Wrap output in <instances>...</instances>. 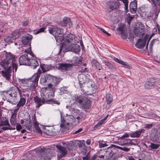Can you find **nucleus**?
<instances>
[{"label":"nucleus","instance_id":"nucleus-7","mask_svg":"<svg viewBox=\"0 0 160 160\" xmlns=\"http://www.w3.org/2000/svg\"><path fill=\"white\" fill-rule=\"evenodd\" d=\"M93 83L91 81L84 83V86H81V90L84 94H88V92L92 91L94 86Z\"/></svg>","mask_w":160,"mask_h":160},{"label":"nucleus","instance_id":"nucleus-3","mask_svg":"<svg viewBox=\"0 0 160 160\" xmlns=\"http://www.w3.org/2000/svg\"><path fill=\"white\" fill-rule=\"evenodd\" d=\"M42 72L39 69L37 72L35 73L31 78L27 79H22L21 81L22 85L27 87V89L32 91L38 85V82Z\"/></svg>","mask_w":160,"mask_h":160},{"label":"nucleus","instance_id":"nucleus-19","mask_svg":"<svg viewBox=\"0 0 160 160\" xmlns=\"http://www.w3.org/2000/svg\"><path fill=\"white\" fill-rule=\"evenodd\" d=\"M0 128L4 130L10 129V126L7 120L0 122Z\"/></svg>","mask_w":160,"mask_h":160},{"label":"nucleus","instance_id":"nucleus-20","mask_svg":"<svg viewBox=\"0 0 160 160\" xmlns=\"http://www.w3.org/2000/svg\"><path fill=\"white\" fill-rule=\"evenodd\" d=\"M158 132L157 129L153 128L152 130L151 137L153 141H156L158 138Z\"/></svg>","mask_w":160,"mask_h":160},{"label":"nucleus","instance_id":"nucleus-10","mask_svg":"<svg viewBox=\"0 0 160 160\" xmlns=\"http://www.w3.org/2000/svg\"><path fill=\"white\" fill-rule=\"evenodd\" d=\"M20 30L19 29L16 30L12 33V36L9 37L5 39L6 42H11L13 40L19 37L20 34Z\"/></svg>","mask_w":160,"mask_h":160},{"label":"nucleus","instance_id":"nucleus-16","mask_svg":"<svg viewBox=\"0 0 160 160\" xmlns=\"http://www.w3.org/2000/svg\"><path fill=\"white\" fill-rule=\"evenodd\" d=\"M107 4L108 7L112 10L117 8L119 5V3L118 2L114 1H108Z\"/></svg>","mask_w":160,"mask_h":160},{"label":"nucleus","instance_id":"nucleus-4","mask_svg":"<svg viewBox=\"0 0 160 160\" xmlns=\"http://www.w3.org/2000/svg\"><path fill=\"white\" fill-rule=\"evenodd\" d=\"M145 27L141 22H138L134 27L133 32L134 35L138 37H142L144 34Z\"/></svg>","mask_w":160,"mask_h":160},{"label":"nucleus","instance_id":"nucleus-15","mask_svg":"<svg viewBox=\"0 0 160 160\" xmlns=\"http://www.w3.org/2000/svg\"><path fill=\"white\" fill-rule=\"evenodd\" d=\"M147 41V38L144 37L143 39H139L136 44L135 46L138 48H142L145 46Z\"/></svg>","mask_w":160,"mask_h":160},{"label":"nucleus","instance_id":"nucleus-64","mask_svg":"<svg viewBox=\"0 0 160 160\" xmlns=\"http://www.w3.org/2000/svg\"><path fill=\"white\" fill-rule=\"evenodd\" d=\"M121 145L122 146H123L124 145L129 146V143H128V142L124 143H122V144H121Z\"/></svg>","mask_w":160,"mask_h":160},{"label":"nucleus","instance_id":"nucleus-9","mask_svg":"<svg viewBox=\"0 0 160 160\" xmlns=\"http://www.w3.org/2000/svg\"><path fill=\"white\" fill-rule=\"evenodd\" d=\"M76 43H75L73 44H72V45L69 44L68 46H65V48L67 51H71L75 53H77L80 51V48L79 46Z\"/></svg>","mask_w":160,"mask_h":160},{"label":"nucleus","instance_id":"nucleus-52","mask_svg":"<svg viewBox=\"0 0 160 160\" xmlns=\"http://www.w3.org/2000/svg\"><path fill=\"white\" fill-rule=\"evenodd\" d=\"M45 29V28H41L39 30L37 31H36V34H38L40 32H43L44 31V30Z\"/></svg>","mask_w":160,"mask_h":160},{"label":"nucleus","instance_id":"nucleus-14","mask_svg":"<svg viewBox=\"0 0 160 160\" xmlns=\"http://www.w3.org/2000/svg\"><path fill=\"white\" fill-rule=\"evenodd\" d=\"M33 100L35 103L37 108H38L44 104L45 102H46L41 98L37 96L34 97Z\"/></svg>","mask_w":160,"mask_h":160},{"label":"nucleus","instance_id":"nucleus-27","mask_svg":"<svg viewBox=\"0 0 160 160\" xmlns=\"http://www.w3.org/2000/svg\"><path fill=\"white\" fill-rule=\"evenodd\" d=\"M46 93V89L42 90L41 93V98L46 101V102H48V101L50 100L46 96L45 94Z\"/></svg>","mask_w":160,"mask_h":160},{"label":"nucleus","instance_id":"nucleus-62","mask_svg":"<svg viewBox=\"0 0 160 160\" xmlns=\"http://www.w3.org/2000/svg\"><path fill=\"white\" fill-rule=\"evenodd\" d=\"M25 51L27 52H28V53H29L31 55V56H33V54L32 52H30V49H28V51H26V50H25Z\"/></svg>","mask_w":160,"mask_h":160},{"label":"nucleus","instance_id":"nucleus-1","mask_svg":"<svg viewBox=\"0 0 160 160\" xmlns=\"http://www.w3.org/2000/svg\"><path fill=\"white\" fill-rule=\"evenodd\" d=\"M48 31L54 37L57 42H59L64 40V44L62 45V47L65 48V46H68L69 44L72 45L75 43L78 42L76 39V37L73 34L65 33L63 38V32L60 28L50 26L48 28Z\"/></svg>","mask_w":160,"mask_h":160},{"label":"nucleus","instance_id":"nucleus-45","mask_svg":"<svg viewBox=\"0 0 160 160\" xmlns=\"http://www.w3.org/2000/svg\"><path fill=\"white\" fill-rule=\"evenodd\" d=\"M159 12V11L158 10L156 11H154V13H153V16H154V21H156V19L157 18Z\"/></svg>","mask_w":160,"mask_h":160},{"label":"nucleus","instance_id":"nucleus-34","mask_svg":"<svg viewBox=\"0 0 160 160\" xmlns=\"http://www.w3.org/2000/svg\"><path fill=\"white\" fill-rule=\"evenodd\" d=\"M34 127L36 131L40 134H42V130L40 129L38 122L36 121H34Z\"/></svg>","mask_w":160,"mask_h":160},{"label":"nucleus","instance_id":"nucleus-29","mask_svg":"<svg viewBox=\"0 0 160 160\" xmlns=\"http://www.w3.org/2000/svg\"><path fill=\"white\" fill-rule=\"evenodd\" d=\"M63 22L64 25L67 26L68 25L69 27H70L72 25L70 18H68L64 17L63 19Z\"/></svg>","mask_w":160,"mask_h":160},{"label":"nucleus","instance_id":"nucleus-35","mask_svg":"<svg viewBox=\"0 0 160 160\" xmlns=\"http://www.w3.org/2000/svg\"><path fill=\"white\" fill-rule=\"evenodd\" d=\"M54 95V93L52 92H49L48 93V96L47 97L50 100L48 101V102H51L52 103H56V101H54L52 99V97Z\"/></svg>","mask_w":160,"mask_h":160},{"label":"nucleus","instance_id":"nucleus-50","mask_svg":"<svg viewBox=\"0 0 160 160\" xmlns=\"http://www.w3.org/2000/svg\"><path fill=\"white\" fill-rule=\"evenodd\" d=\"M29 23V20H27L22 22V25L23 26H27L28 24Z\"/></svg>","mask_w":160,"mask_h":160},{"label":"nucleus","instance_id":"nucleus-58","mask_svg":"<svg viewBox=\"0 0 160 160\" xmlns=\"http://www.w3.org/2000/svg\"><path fill=\"white\" fill-rule=\"evenodd\" d=\"M82 130V128H80L78 130L76 131L75 132H74V134H76L78 133H79V132H80Z\"/></svg>","mask_w":160,"mask_h":160},{"label":"nucleus","instance_id":"nucleus-21","mask_svg":"<svg viewBox=\"0 0 160 160\" xmlns=\"http://www.w3.org/2000/svg\"><path fill=\"white\" fill-rule=\"evenodd\" d=\"M32 36L30 34H27L22 37L21 41L22 43L24 44H26L32 38Z\"/></svg>","mask_w":160,"mask_h":160},{"label":"nucleus","instance_id":"nucleus-5","mask_svg":"<svg viewBox=\"0 0 160 160\" xmlns=\"http://www.w3.org/2000/svg\"><path fill=\"white\" fill-rule=\"evenodd\" d=\"M76 100L81 104V108L82 109L87 110L90 107V101L87 98L80 96L77 97Z\"/></svg>","mask_w":160,"mask_h":160},{"label":"nucleus","instance_id":"nucleus-8","mask_svg":"<svg viewBox=\"0 0 160 160\" xmlns=\"http://www.w3.org/2000/svg\"><path fill=\"white\" fill-rule=\"evenodd\" d=\"M56 147L58 150V158L60 159L64 157L67 153V150L66 148L59 145H57Z\"/></svg>","mask_w":160,"mask_h":160},{"label":"nucleus","instance_id":"nucleus-41","mask_svg":"<svg viewBox=\"0 0 160 160\" xmlns=\"http://www.w3.org/2000/svg\"><path fill=\"white\" fill-rule=\"evenodd\" d=\"M158 41L157 39H154L151 42L150 44L149 48L150 49L152 50V47L155 43Z\"/></svg>","mask_w":160,"mask_h":160},{"label":"nucleus","instance_id":"nucleus-59","mask_svg":"<svg viewBox=\"0 0 160 160\" xmlns=\"http://www.w3.org/2000/svg\"><path fill=\"white\" fill-rule=\"evenodd\" d=\"M129 134H128L127 133H125L123 135L122 137H121V138H128L129 137Z\"/></svg>","mask_w":160,"mask_h":160},{"label":"nucleus","instance_id":"nucleus-44","mask_svg":"<svg viewBox=\"0 0 160 160\" xmlns=\"http://www.w3.org/2000/svg\"><path fill=\"white\" fill-rule=\"evenodd\" d=\"M98 143L99 144V148H102L107 146H108V145L106 143H103L100 141H99L98 142Z\"/></svg>","mask_w":160,"mask_h":160},{"label":"nucleus","instance_id":"nucleus-23","mask_svg":"<svg viewBox=\"0 0 160 160\" xmlns=\"http://www.w3.org/2000/svg\"><path fill=\"white\" fill-rule=\"evenodd\" d=\"M137 2L136 1L131 2L129 5V8L132 12L134 13L137 9Z\"/></svg>","mask_w":160,"mask_h":160},{"label":"nucleus","instance_id":"nucleus-13","mask_svg":"<svg viewBox=\"0 0 160 160\" xmlns=\"http://www.w3.org/2000/svg\"><path fill=\"white\" fill-rule=\"evenodd\" d=\"M157 81L154 78H149L148 81L144 84V87L146 89H150L152 88L155 85V84Z\"/></svg>","mask_w":160,"mask_h":160},{"label":"nucleus","instance_id":"nucleus-38","mask_svg":"<svg viewBox=\"0 0 160 160\" xmlns=\"http://www.w3.org/2000/svg\"><path fill=\"white\" fill-rule=\"evenodd\" d=\"M10 122L11 124L12 125H14L16 124V117H14V113H13V114L12 115L10 119Z\"/></svg>","mask_w":160,"mask_h":160},{"label":"nucleus","instance_id":"nucleus-12","mask_svg":"<svg viewBox=\"0 0 160 160\" xmlns=\"http://www.w3.org/2000/svg\"><path fill=\"white\" fill-rule=\"evenodd\" d=\"M30 59L28 58V54H25L22 55L19 58V61L20 65H27Z\"/></svg>","mask_w":160,"mask_h":160},{"label":"nucleus","instance_id":"nucleus-26","mask_svg":"<svg viewBox=\"0 0 160 160\" xmlns=\"http://www.w3.org/2000/svg\"><path fill=\"white\" fill-rule=\"evenodd\" d=\"M53 79L55 78H52V77L48 76L47 77H42L40 78V81L41 83H45L46 82H50L51 83V82L50 81V80H51V79L53 80Z\"/></svg>","mask_w":160,"mask_h":160},{"label":"nucleus","instance_id":"nucleus-24","mask_svg":"<svg viewBox=\"0 0 160 160\" xmlns=\"http://www.w3.org/2000/svg\"><path fill=\"white\" fill-rule=\"evenodd\" d=\"M28 65L31 66L33 68H35L39 65L38 61L35 59H30Z\"/></svg>","mask_w":160,"mask_h":160},{"label":"nucleus","instance_id":"nucleus-60","mask_svg":"<svg viewBox=\"0 0 160 160\" xmlns=\"http://www.w3.org/2000/svg\"><path fill=\"white\" fill-rule=\"evenodd\" d=\"M104 122L102 120H100L97 124L96 125L97 126H99L101 125H102V124Z\"/></svg>","mask_w":160,"mask_h":160},{"label":"nucleus","instance_id":"nucleus-48","mask_svg":"<svg viewBox=\"0 0 160 160\" xmlns=\"http://www.w3.org/2000/svg\"><path fill=\"white\" fill-rule=\"evenodd\" d=\"M52 83H50L49 84H48V88H46V90H47L48 89V88L49 89H50V90L51 91H53L54 88L53 87Z\"/></svg>","mask_w":160,"mask_h":160},{"label":"nucleus","instance_id":"nucleus-31","mask_svg":"<svg viewBox=\"0 0 160 160\" xmlns=\"http://www.w3.org/2000/svg\"><path fill=\"white\" fill-rule=\"evenodd\" d=\"M112 95L109 94H106V101L108 104L111 103L112 101Z\"/></svg>","mask_w":160,"mask_h":160},{"label":"nucleus","instance_id":"nucleus-43","mask_svg":"<svg viewBox=\"0 0 160 160\" xmlns=\"http://www.w3.org/2000/svg\"><path fill=\"white\" fill-rule=\"evenodd\" d=\"M105 65L108 67L109 69H112L113 68V66L110 63L108 62L105 61H104Z\"/></svg>","mask_w":160,"mask_h":160},{"label":"nucleus","instance_id":"nucleus-2","mask_svg":"<svg viewBox=\"0 0 160 160\" xmlns=\"http://www.w3.org/2000/svg\"><path fill=\"white\" fill-rule=\"evenodd\" d=\"M2 54L5 55L6 57L0 63L1 66L4 69L2 71V76L7 80H9L11 76V68L12 67L13 69H15L16 72L17 68V63L14 56L11 53L4 51L2 52Z\"/></svg>","mask_w":160,"mask_h":160},{"label":"nucleus","instance_id":"nucleus-22","mask_svg":"<svg viewBox=\"0 0 160 160\" xmlns=\"http://www.w3.org/2000/svg\"><path fill=\"white\" fill-rule=\"evenodd\" d=\"M78 79L80 85H82L83 83L84 84L87 83L86 82L87 80L86 76L83 74H79L78 77Z\"/></svg>","mask_w":160,"mask_h":160},{"label":"nucleus","instance_id":"nucleus-56","mask_svg":"<svg viewBox=\"0 0 160 160\" xmlns=\"http://www.w3.org/2000/svg\"><path fill=\"white\" fill-rule=\"evenodd\" d=\"M112 146H114V147H115V148H118V149H121L122 150V147H119V146H116V145H113V144H112L111 146L110 147L111 148V150H112Z\"/></svg>","mask_w":160,"mask_h":160},{"label":"nucleus","instance_id":"nucleus-32","mask_svg":"<svg viewBox=\"0 0 160 160\" xmlns=\"http://www.w3.org/2000/svg\"><path fill=\"white\" fill-rule=\"evenodd\" d=\"M59 130V128H58L56 130H55V129L53 128L51 130H50L49 131L51 132H49V133H47V134L50 135H55L58 133Z\"/></svg>","mask_w":160,"mask_h":160},{"label":"nucleus","instance_id":"nucleus-57","mask_svg":"<svg viewBox=\"0 0 160 160\" xmlns=\"http://www.w3.org/2000/svg\"><path fill=\"white\" fill-rule=\"evenodd\" d=\"M112 146H114V147H115V148H118V149H121L122 150V147H119V146H116V145H113V144H112L111 146L110 147L111 148V150H112Z\"/></svg>","mask_w":160,"mask_h":160},{"label":"nucleus","instance_id":"nucleus-18","mask_svg":"<svg viewBox=\"0 0 160 160\" xmlns=\"http://www.w3.org/2000/svg\"><path fill=\"white\" fill-rule=\"evenodd\" d=\"M11 89V92L9 94V96L11 97L16 98L20 90L18 87H12Z\"/></svg>","mask_w":160,"mask_h":160},{"label":"nucleus","instance_id":"nucleus-53","mask_svg":"<svg viewBox=\"0 0 160 160\" xmlns=\"http://www.w3.org/2000/svg\"><path fill=\"white\" fill-rule=\"evenodd\" d=\"M133 16H129L127 18V20L128 21V23L129 24L133 18Z\"/></svg>","mask_w":160,"mask_h":160},{"label":"nucleus","instance_id":"nucleus-17","mask_svg":"<svg viewBox=\"0 0 160 160\" xmlns=\"http://www.w3.org/2000/svg\"><path fill=\"white\" fill-rule=\"evenodd\" d=\"M145 130L143 128H141L138 130H137L132 133H130L129 136L132 138H139L141 135V133H144Z\"/></svg>","mask_w":160,"mask_h":160},{"label":"nucleus","instance_id":"nucleus-42","mask_svg":"<svg viewBox=\"0 0 160 160\" xmlns=\"http://www.w3.org/2000/svg\"><path fill=\"white\" fill-rule=\"evenodd\" d=\"M155 6H158L160 8V0H151Z\"/></svg>","mask_w":160,"mask_h":160},{"label":"nucleus","instance_id":"nucleus-63","mask_svg":"<svg viewBox=\"0 0 160 160\" xmlns=\"http://www.w3.org/2000/svg\"><path fill=\"white\" fill-rule=\"evenodd\" d=\"M86 143L88 145H89L91 143V140L90 139H88L86 141Z\"/></svg>","mask_w":160,"mask_h":160},{"label":"nucleus","instance_id":"nucleus-49","mask_svg":"<svg viewBox=\"0 0 160 160\" xmlns=\"http://www.w3.org/2000/svg\"><path fill=\"white\" fill-rule=\"evenodd\" d=\"M52 78H55V79H54L53 80L51 79V80H50V81L51 82V81H52V82H54V80H56V83H59V82L60 81L61 79L60 78H55V77H52Z\"/></svg>","mask_w":160,"mask_h":160},{"label":"nucleus","instance_id":"nucleus-51","mask_svg":"<svg viewBox=\"0 0 160 160\" xmlns=\"http://www.w3.org/2000/svg\"><path fill=\"white\" fill-rule=\"evenodd\" d=\"M73 59L75 60V64H77V63H78L79 62H80L79 59L77 57H74Z\"/></svg>","mask_w":160,"mask_h":160},{"label":"nucleus","instance_id":"nucleus-37","mask_svg":"<svg viewBox=\"0 0 160 160\" xmlns=\"http://www.w3.org/2000/svg\"><path fill=\"white\" fill-rule=\"evenodd\" d=\"M117 31H119L121 34L122 35V37L123 39H125L127 38L126 35L124 34V31L123 28L122 27H120L117 29Z\"/></svg>","mask_w":160,"mask_h":160},{"label":"nucleus","instance_id":"nucleus-36","mask_svg":"<svg viewBox=\"0 0 160 160\" xmlns=\"http://www.w3.org/2000/svg\"><path fill=\"white\" fill-rule=\"evenodd\" d=\"M92 63L93 67H94L96 69L100 67L99 63L96 60L93 59L92 60Z\"/></svg>","mask_w":160,"mask_h":160},{"label":"nucleus","instance_id":"nucleus-39","mask_svg":"<svg viewBox=\"0 0 160 160\" xmlns=\"http://www.w3.org/2000/svg\"><path fill=\"white\" fill-rule=\"evenodd\" d=\"M41 68L43 72L48 71L49 70V68L47 65L44 64L41 66Z\"/></svg>","mask_w":160,"mask_h":160},{"label":"nucleus","instance_id":"nucleus-25","mask_svg":"<svg viewBox=\"0 0 160 160\" xmlns=\"http://www.w3.org/2000/svg\"><path fill=\"white\" fill-rule=\"evenodd\" d=\"M60 66L61 69L62 70H68L71 68L72 65L71 64L64 63L61 64Z\"/></svg>","mask_w":160,"mask_h":160},{"label":"nucleus","instance_id":"nucleus-28","mask_svg":"<svg viewBox=\"0 0 160 160\" xmlns=\"http://www.w3.org/2000/svg\"><path fill=\"white\" fill-rule=\"evenodd\" d=\"M113 59L115 61L121 65H123L124 66H127L128 68L130 67L129 65L128 64V63H127L126 62H124L122 60H119L115 57L113 58Z\"/></svg>","mask_w":160,"mask_h":160},{"label":"nucleus","instance_id":"nucleus-55","mask_svg":"<svg viewBox=\"0 0 160 160\" xmlns=\"http://www.w3.org/2000/svg\"><path fill=\"white\" fill-rule=\"evenodd\" d=\"M130 148H128L126 147H122V150L124 151L128 152L130 150Z\"/></svg>","mask_w":160,"mask_h":160},{"label":"nucleus","instance_id":"nucleus-30","mask_svg":"<svg viewBox=\"0 0 160 160\" xmlns=\"http://www.w3.org/2000/svg\"><path fill=\"white\" fill-rule=\"evenodd\" d=\"M26 102V99L24 98H20V100L17 104V107H21Z\"/></svg>","mask_w":160,"mask_h":160},{"label":"nucleus","instance_id":"nucleus-11","mask_svg":"<svg viewBox=\"0 0 160 160\" xmlns=\"http://www.w3.org/2000/svg\"><path fill=\"white\" fill-rule=\"evenodd\" d=\"M106 153L104 155H102L99 156V157L101 159L104 158L105 157L106 159H109L110 158L112 157L113 156L116 154V153L113 152V151L111 150L110 147H108L107 151H105Z\"/></svg>","mask_w":160,"mask_h":160},{"label":"nucleus","instance_id":"nucleus-40","mask_svg":"<svg viewBox=\"0 0 160 160\" xmlns=\"http://www.w3.org/2000/svg\"><path fill=\"white\" fill-rule=\"evenodd\" d=\"M159 146L160 145L159 144H155L153 143H151V145L149 146V147L152 149H157L158 148Z\"/></svg>","mask_w":160,"mask_h":160},{"label":"nucleus","instance_id":"nucleus-46","mask_svg":"<svg viewBox=\"0 0 160 160\" xmlns=\"http://www.w3.org/2000/svg\"><path fill=\"white\" fill-rule=\"evenodd\" d=\"M154 124L153 123L151 124H146L144 125V128H152Z\"/></svg>","mask_w":160,"mask_h":160},{"label":"nucleus","instance_id":"nucleus-47","mask_svg":"<svg viewBox=\"0 0 160 160\" xmlns=\"http://www.w3.org/2000/svg\"><path fill=\"white\" fill-rule=\"evenodd\" d=\"M98 28L100 29L102 32H103L104 33L106 34L108 36H110L111 34L108 33L104 29L102 28L98 27Z\"/></svg>","mask_w":160,"mask_h":160},{"label":"nucleus","instance_id":"nucleus-61","mask_svg":"<svg viewBox=\"0 0 160 160\" xmlns=\"http://www.w3.org/2000/svg\"><path fill=\"white\" fill-rule=\"evenodd\" d=\"M82 69L81 70V71L82 72H84L87 69V68L85 67L82 66L81 67Z\"/></svg>","mask_w":160,"mask_h":160},{"label":"nucleus","instance_id":"nucleus-54","mask_svg":"<svg viewBox=\"0 0 160 160\" xmlns=\"http://www.w3.org/2000/svg\"><path fill=\"white\" fill-rule=\"evenodd\" d=\"M16 128L17 130L19 131L22 128V126L19 124L17 125Z\"/></svg>","mask_w":160,"mask_h":160},{"label":"nucleus","instance_id":"nucleus-33","mask_svg":"<svg viewBox=\"0 0 160 160\" xmlns=\"http://www.w3.org/2000/svg\"><path fill=\"white\" fill-rule=\"evenodd\" d=\"M89 153H88L85 157L82 158L83 160H94L97 158V156L94 154L91 158H89L88 155Z\"/></svg>","mask_w":160,"mask_h":160},{"label":"nucleus","instance_id":"nucleus-6","mask_svg":"<svg viewBox=\"0 0 160 160\" xmlns=\"http://www.w3.org/2000/svg\"><path fill=\"white\" fill-rule=\"evenodd\" d=\"M66 121L62 120L61 124L60 126L61 128H64V129H67L68 127L70 124H72L75 122V118L72 115L68 116V114H66Z\"/></svg>","mask_w":160,"mask_h":160}]
</instances>
